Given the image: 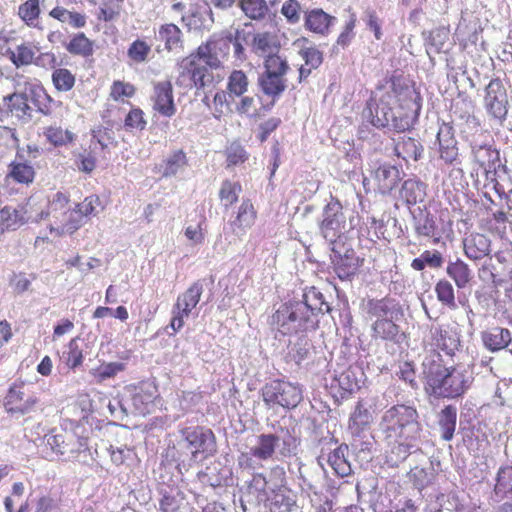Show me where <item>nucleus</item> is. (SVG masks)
<instances>
[{"label": "nucleus", "mask_w": 512, "mask_h": 512, "mask_svg": "<svg viewBox=\"0 0 512 512\" xmlns=\"http://www.w3.org/2000/svg\"><path fill=\"white\" fill-rule=\"evenodd\" d=\"M323 219L319 224L322 236L330 243L336 242L345 223L343 207L338 199H332L323 209Z\"/></svg>", "instance_id": "13"}, {"label": "nucleus", "mask_w": 512, "mask_h": 512, "mask_svg": "<svg viewBox=\"0 0 512 512\" xmlns=\"http://www.w3.org/2000/svg\"><path fill=\"white\" fill-rule=\"evenodd\" d=\"M7 111L14 117L26 120L32 117V108L28 103V95L26 92H14L3 98Z\"/></svg>", "instance_id": "24"}, {"label": "nucleus", "mask_w": 512, "mask_h": 512, "mask_svg": "<svg viewBox=\"0 0 512 512\" xmlns=\"http://www.w3.org/2000/svg\"><path fill=\"white\" fill-rule=\"evenodd\" d=\"M257 214V210L251 199H243L237 209L234 220L230 223L233 231L239 233L245 232L247 229L251 228L256 222Z\"/></svg>", "instance_id": "23"}, {"label": "nucleus", "mask_w": 512, "mask_h": 512, "mask_svg": "<svg viewBox=\"0 0 512 512\" xmlns=\"http://www.w3.org/2000/svg\"><path fill=\"white\" fill-rule=\"evenodd\" d=\"M372 421V415L363 404L358 403L349 419V428L359 434L366 429Z\"/></svg>", "instance_id": "49"}, {"label": "nucleus", "mask_w": 512, "mask_h": 512, "mask_svg": "<svg viewBox=\"0 0 512 512\" xmlns=\"http://www.w3.org/2000/svg\"><path fill=\"white\" fill-rule=\"evenodd\" d=\"M86 223V220L80 214L79 210L74 207L73 209H67L64 211L63 218L59 221L55 230L58 235L64 233L73 234Z\"/></svg>", "instance_id": "36"}, {"label": "nucleus", "mask_w": 512, "mask_h": 512, "mask_svg": "<svg viewBox=\"0 0 512 512\" xmlns=\"http://www.w3.org/2000/svg\"><path fill=\"white\" fill-rule=\"evenodd\" d=\"M70 202V195L61 191L55 193L49 201L47 212H41L40 219H44L49 215L56 217V214L62 210H67Z\"/></svg>", "instance_id": "57"}, {"label": "nucleus", "mask_w": 512, "mask_h": 512, "mask_svg": "<svg viewBox=\"0 0 512 512\" xmlns=\"http://www.w3.org/2000/svg\"><path fill=\"white\" fill-rule=\"evenodd\" d=\"M357 268V259L348 255L340 257L335 264V271L340 279H346L352 275H355Z\"/></svg>", "instance_id": "63"}, {"label": "nucleus", "mask_w": 512, "mask_h": 512, "mask_svg": "<svg viewBox=\"0 0 512 512\" xmlns=\"http://www.w3.org/2000/svg\"><path fill=\"white\" fill-rule=\"evenodd\" d=\"M366 309L371 318H376L372 324V337L385 341H396L400 328L394 322V315L401 313L399 304L389 297L369 299Z\"/></svg>", "instance_id": "7"}, {"label": "nucleus", "mask_w": 512, "mask_h": 512, "mask_svg": "<svg viewBox=\"0 0 512 512\" xmlns=\"http://www.w3.org/2000/svg\"><path fill=\"white\" fill-rule=\"evenodd\" d=\"M125 370V364L122 362H109L103 363L98 366L94 371L93 375L98 382H103L106 379L115 377L119 372Z\"/></svg>", "instance_id": "58"}, {"label": "nucleus", "mask_w": 512, "mask_h": 512, "mask_svg": "<svg viewBox=\"0 0 512 512\" xmlns=\"http://www.w3.org/2000/svg\"><path fill=\"white\" fill-rule=\"evenodd\" d=\"M446 273L459 289L465 288L472 279L471 269L461 259L449 262L446 267Z\"/></svg>", "instance_id": "38"}, {"label": "nucleus", "mask_w": 512, "mask_h": 512, "mask_svg": "<svg viewBox=\"0 0 512 512\" xmlns=\"http://www.w3.org/2000/svg\"><path fill=\"white\" fill-rule=\"evenodd\" d=\"M150 54L151 45L141 39H136L133 41L127 50L128 58L136 64L147 61Z\"/></svg>", "instance_id": "55"}, {"label": "nucleus", "mask_w": 512, "mask_h": 512, "mask_svg": "<svg viewBox=\"0 0 512 512\" xmlns=\"http://www.w3.org/2000/svg\"><path fill=\"white\" fill-rule=\"evenodd\" d=\"M457 423V408L447 405L438 414V425L441 430V438L450 441L454 437Z\"/></svg>", "instance_id": "32"}, {"label": "nucleus", "mask_w": 512, "mask_h": 512, "mask_svg": "<svg viewBox=\"0 0 512 512\" xmlns=\"http://www.w3.org/2000/svg\"><path fill=\"white\" fill-rule=\"evenodd\" d=\"M136 93V87L125 81L115 80L110 87V98L114 101H119L126 98H131Z\"/></svg>", "instance_id": "60"}, {"label": "nucleus", "mask_w": 512, "mask_h": 512, "mask_svg": "<svg viewBox=\"0 0 512 512\" xmlns=\"http://www.w3.org/2000/svg\"><path fill=\"white\" fill-rule=\"evenodd\" d=\"M473 163L477 165L478 170H482L486 176L496 170L500 162L499 150L492 145H474L472 146Z\"/></svg>", "instance_id": "18"}, {"label": "nucleus", "mask_w": 512, "mask_h": 512, "mask_svg": "<svg viewBox=\"0 0 512 512\" xmlns=\"http://www.w3.org/2000/svg\"><path fill=\"white\" fill-rule=\"evenodd\" d=\"M123 0H102L98 19L109 22L115 19L121 11Z\"/></svg>", "instance_id": "62"}, {"label": "nucleus", "mask_w": 512, "mask_h": 512, "mask_svg": "<svg viewBox=\"0 0 512 512\" xmlns=\"http://www.w3.org/2000/svg\"><path fill=\"white\" fill-rule=\"evenodd\" d=\"M17 15L28 27L37 28L41 15L40 0L24 1L19 5Z\"/></svg>", "instance_id": "41"}, {"label": "nucleus", "mask_w": 512, "mask_h": 512, "mask_svg": "<svg viewBox=\"0 0 512 512\" xmlns=\"http://www.w3.org/2000/svg\"><path fill=\"white\" fill-rule=\"evenodd\" d=\"M394 151L399 158L405 161H417L422 156L423 147L412 137L399 136L397 139H394Z\"/></svg>", "instance_id": "25"}, {"label": "nucleus", "mask_w": 512, "mask_h": 512, "mask_svg": "<svg viewBox=\"0 0 512 512\" xmlns=\"http://www.w3.org/2000/svg\"><path fill=\"white\" fill-rule=\"evenodd\" d=\"M37 50V47L32 43L23 42L17 45L15 49H8L6 51V55L16 68H20L23 66H29L34 62Z\"/></svg>", "instance_id": "27"}, {"label": "nucleus", "mask_w": 512, "mask_h": 512, "mask_svg": "<svg viewBox=\"0 0 512 512\" xmlns=\"http://www.w3.org/2000/svg\"><path fill=\"white\" fill-rule=\"evenodd\" d=\"M329 304L315 287L308 288L302 300L282 304L270 317L271 328L281 336L307 333L318 328L319 313L329 312Z\"/></svg>", "instance_id": "2"}, {"label": "nucleus", "mask_w": 512, "mask_h": 512, "mask_svg": "<svg viewBox=\"0 0 512 512\" xmlns=\"http://www.w3.org/2000/svg\"><path fill=\"white\" fill-rule=\"evenodd\" d=\"M259 86L263 93L272 97L271 101L275 102V99L285 91L286 81L282 75L263 72L259 77Z\"/></svg>", "instance_id": "29"}, {"label": "nucleus", "mask_w": 512, "mask_h": 512, "mask_svg": "<svg viewBox=\"0 0 512 512\" xmlns=\"http://www.w3.org/2000/svg\"><path fill=\"white\" fill-rule=\"evenodd\" d=\"M40 399L23 381L14 382L3 398V407L9 415L24 416L35 411Z\"/></svg>", "instance_id": "10"}, {"label": "nucleus", "mask_w": 512, "mask_h": 512, "mask_svg": "<svg viewBox=\"0 0 512 512\" xmlns=\"http://www.w3.org/2000/svg\"><path fill=\"white\" fill-rule=\"evenodd\" d=\"M249 87V79L246 73L242 70H233L227 79L226 89L229 95L234 97H241Z\"/></svg>", "instance_id": "46"}, {"label": "nucleus", "mask_w": 512, "mask_h": 512, "mask_svg": "<svg viewBox=\"0 0 512 512\" xmlns=\"http://www.w3.org/2000/svg\"><path fill=\"white\" fill-rule=\"evenodd\" d=\"M484 347L490 352L506 349L512 343V333L508 328L494 326L481 333Z\"/></svg>", "instance_id": "19"}, {"label": "nucleus", "mask_w": 512, "mask_h": 512, "mask_svg": "<svg viewBox=\"0 0 512 512\" xmlns=\"http://www.w3.org/2000/svg\"><path fill=\"white\" fill-rule=\"evenodd\" d=\"M150 100L152 110L162 117L172 118L177 112L173 84L169 79L152 83Z\"/></svg>", "instance_id": "14"}, {"label": "nucleus", "mask_w": 512, "mask_h": 512, "mask_svg": "<svg viewBox=\"0 0 512 512\" xmlns=\"http://www.w3.org/2000/svg\"><path fill=\"white\" fill-rule=\"evenodd\" d=\"M188 165L186 153L182 150L174 151L161 164V173L165 178L175 176L181 169Z\"/></svg>", "instance_id": "44"}, {"label": "nucleus", "mask_w": 512, "mask_h": 512, "mask_svg": "<svg viewBox=\"0 0 512 512\" xmlns=\"http://www.w3.org/2000/svg\"><path fill=\"white\" fill-rule=\"evenodd\" d=\"M23 224L19 211L11 206L0 209V231L15 230Z\"/></svg>", "instance_id": "52"}, {"label": "nucleus", "mask_w": 512, "mask_h": 512, "mask_svg": "<svg viewBox=\"0 0 512 512\" xmlns=\"http://www.w3.org/2000/svg\"><path fill=\"white\" fill-rule=\"evenodd\" d=\"M252 48L255 53L273 54V51L279 48L277 37L270 32L257 33L253 37Z\"/></svg>", "instance_id": "48"}, {"label": "nucleus", "mask_w": 512, "mask_h": 512, "mask_svg": "<svg viewBox=\"0 0 512 512\" xmlns=\"http://www.w3.org/2000/svg\"><path fill=\"white\" fill-rule=\"evenodd\" d=\"M426 350L431 352L444 351L451 354L458 345V339L453 335L448 325H431L428 335L423 340Z\"/></svg>", "instance_id": "15"}, {"label": "nucleus", "mask_w": 512, "mask_h": 512, "mask_svg": "<svg viewBox=\"0 0 512 512\" xmlns=\"http://www.w3.org/2000/svg\"><path fill=\"white\" fill-rule=\"evenodd\" d=\"M381 429L387 439L397 443L398 455L405 459L416 448L422 427L417 409L412 405L396 404L387 409L381 419Z\"/></svg>", "instance_id": "4"}, {"label": "nucleus", "mask_w": 512, "mask_h": 512, "mask_svg": "<svg viewBox=\"0 0 512 512\" xmlns=\"http://www.w3.org/2000/svg\"><path fill=\"white\" fill-rule=\"evenodd\" d=\"M347 445H340L328 454V464L334 473L340 477L348 476L351 472L350 464L346 458Z\"/></svg>", "instance_id": "40"}, {"label": "nucleus", "mask_w": 512, "mask_h": 512, "mask_svg": "<svg viewBox=\"0 0 512 512\" xmlns=\"http://www.w3.org/2000/svg\"><path fill=\"white\" fill-rule=\"evenodd\" d=\"M75 207L79 210L86 222L92 217L97 216L104 209L100 197L95 194L85 197L84 200L77 203Z\"/></svg>", "instance_id": "50"}, {"label": "nucleus", "mask_w": 512, "mask_h": 512, "mask_svg": "<svg viewBox=\"0 0 512 512\" xmlns=\"http://www.w3.org/2000/svg\"><path fill=\"white\" fill-rule=\"evenodd\" d=\"M25 92L28 95V99H30L35 105L38 112L44 115H49L51 113L53 99L40 82H26Z\"/></svg>", "instance_id": "22"}, {"label": "nucleus", "mask_w": 512, "mask_h": 512, "mask_svg": "<svg viewBox=\"0 0 512 512\" xmlns=\"http://www.w3.org/2000/svg\"><path fill=\"white\" fill-rule=\"evenodd\" d=\"M226 157V168L240 166L248 161L250 154L238 141L231 142L224 150Z\"/></svg>", "instance_id": "47"}, {"label": "nucleus", "mask_w": 512, "mask_h": 512, "mask_svg": "<svg viewBox=\"0 0 512 512\" xmlns=\"http://www.w3.org/2000/svg\"><path fill=\"white\" fill-rule=\"evenodd\" d=\"M238 6L244 15L253 21H262L270 14L267 0H238Z\"/></svg>", "instance_id": "33"}, {"label": "nucleus", "mask_w": 512, "mask_h": 512, "mask_svg": "<svg viewBox=\"0 0 512 512\" xmlns=\"http://www.w3.org/2000/svg\"><path fill=\"white\" fill-rule=\"evenodd\" d=\"M147 126L144 111L139 107H132L124 119V128L126 131H143Z\"/></svg>", "instance_id": "54"}, {"label": "nucleus", "mask_w": 512, "mask_h": 512, "mask_svg": "<svg viewBox=\"0 0 512 512\" xmlns=\"http://www.w3.org/2000/svg\"><path fill=\"white\" fill-rule=\"evenodd\" d=\"M181 445L189 453V460L200 463L216 452V437L210 428L193 425L179 429Z\"/></svg>", "instance_id": "8"}, {"label": "nucleus", "mask_w": 512, "mask_h": 512, "mask_svg": "<svg viewBox=\"0 0 512 512\" xmlns=\"http://www.w3.org/2000/svg\"><path fill=\"white\" fill-rule=\"evenodd\" d=\"M83 352L79 347L76 338L69 341L67 351L63 352V360L66 366L70 369H75L83 363Z\"/></svg>", "instance_id": "56"}, {"label": "nucleus", "mask_w": 512, "mask_h": 512, "mask_svg": "<svg viewBox=\"0 0 512 512\" xmlns=\"http://www.w3.org/2000/svg\"><path fill=\"white\" fill-rule=\"evenodd\" d=\"M427 390L442 398H456L468 388L465 371L458 367L447 368L440 364L430 368L426 375Z\"/></svg>", "instance_id": "6"}, {"label": "nucleus", "mask_w": 512, "mask_h": 512, "mask_svg": "<svg viewBox=\"0 0 512 512\" xmlns=\"http://www.w3.org/2000/svg\"><path fill=\"white\" fill-rule=\"evenodd\" d=\"M416 98L420 99L408 87H397L393 81L390 90L382 91L369 104L372 124L377 128L392 125L397 132L409 130L421 108Z\"/></svg>", "instance_id": "3"}, {"label": "nucleus", "mask_w": 512, "mask_h": 512, "mask_svg": "<svg viewBox=\"0 0 512 512\" xmlns=\"http://www.w3.org/2000/svg\"><path fill=\"white\" fill-rule=\"evenodd\" d=\"M242 192V186L238 181H231L229 179L224 180L221 183L218 196L219 200L224 208H229L236 204L239 199V195Z\"/></svg>", "instance_id": "45"}, {"label": "nucleus", "mask_w": 512, "mask_h": 512, "mask_svg": "<svg viewBox=\"0 0 512 512\" xmlns=\"http://www.w3.org/2000/svg\"><path fill=\"white\" fill-rule=\"evenodd\" d=\"M357 18L355 14L350 16V19L345 23L343 30L340 32L336 45L341 48H347L355 37L354 29L356 27Z\"/></svg>", "instance_id": "64"}, {"label": "nucleus", "mask_w": 512, "mask_h": 512, "mask_svg": "<svg viewBox=\"0 0 512 512\" xmlns=\"http://www.w3.org/2000/svg\"><path fill=\"white\" fill-rule=\"evenodd\" d=\"M260 394L269 409L275 407L293 409L303 399L301 387L283 379H274L265 383Z\"/></svg>", "instance_id": "9"}, {"label": "nucleus", "mask_w": 512, "mask_h": 512, "mask_svg": "<svg viewBox=\"0 0 512 512\" xmlns=\"http://www.w3.org/2000/svg\"><path fill=\"white\" fill-rule=\"evenodd\" d=\"M35 177L34 166L21 153H17L15 159L7 166L5 179L8 182L29 186Z\"/></svg>", "instance_id": "17"}, {"label": "nucleus", "mask_w": 512, "mask_h": 512, "mask_svg": "<svg viewBox=\"0 0 512 512\" xmlns=\"http://www.w3.org/2000/svg\"><path fill=\"white\" fill-rule=\"evenodd\" d=\"M274 106V101L262 104L260 99L253 96H241L240 101L236 105V110L241 115L251 118H260L270 111Z\"/></svg>", "instance_id": "26"}, {"label": "nucleus", "mask_w": 512, "mask_h": 512, "mask_svg": "<svg viewBox=\"0 0 512 512\" xmlns=\"http://www.w3.org/2000/svg\"><path fill=\"white\" fill-rule=\"evenodd\" d=\"M494 491L501 497L512 495V466H504L498 470Z\"/></svg>", "instance_id": "53"}, {"label": "nucleus", "mask_w": 512, "mask_h": 512, "mask_svg": "<svg viewBox=\"0 0 512 512\" xmlns=\"http://www.w3.org/2000/svg\"><path fill=\"white\" fill-rule=\"evenodd\" d=\"M426 185L417 179H407L402 184L399 195L407 206L423 201Z\"/></svg>", "instance_id": "30"}, {"label": "nucleus", "mask_w": 512, "mask_h": 512, "mask_svg": "<svg viewBox=\"0 0 512 512\" xmlns=\"http://www.w3.org/2000/svg\"><path fill=\"white\" fill-rule=\"evenodd\" d=\"M375 177L379 189L384 193L392 191L401 180L400 170L394 165H382L378 167Z\"/></svg>", "instance_id": "31"}, {"label": "nucleus", "mask_w": 512, "mask_h": 512, "mask_svg": "<svg viewBox=\"0 0 512 512\" xmlns=\"http://www.w3.org/2000/svg\"><path fill=\"white\" fill-rule=\"evenodd\" d=\"M279 437L275 434H261L258 437L257 446L251 449V454L259 460H268L273 457Z\"/></svg>", "instance_id": "37"}, {"label": "nucleus", "mask_w": 512, "mask_h": 512, "mask_svg": "<svg viewBox=\"0 0 512 512\" xmlns=\"http://www.w3.org/2000/svg\"><path fill=\"white\" fill-rule=\"evenodd\" d=\"M65 49L74 56L89 58L94 54V42L85 33H75L65 45Z\"/></svg>", "instance_id": "34"}, {"label": "nucleus", "mask_w": 512, "mask_h": 512, "mask_svg": "<svg viewBox=\"0 0 512 512\" xmlns=\"http://www.w3.org/2000/svg\"><path fill=\"white\" fill-rule=\"evenodd\" d=\"M233 38L230 34H212L195 51L178 62L176 84L184 88L204 90L221 82L213 71L223 68L229 57Z\"/></svg>", "instance_id": "1"}, {"label": "nucleus", "mask_w": 512, "mask_h": 512, "mask_svg": "<svg viewBox=\"0 0 512 512\" xmlns=\"http://www.w3.org/2000/svg\"><path fill=\"white\" fill-rule=\"evenodd\" d=\"M53 87L57 92L71 91L76 84V75L69 69L64 67H56L51 74Z\"/></svg>", "instance_id": "43"}, {"label": "nucleus", "mask_w": 512, "mask_h": 512, "mask_svg": "<svg viewBox=\"0 0 512 512\" xmlns=\"http://www.w3.org/2000/svg\"><path fill=\"white\" fill-rule=\"evenodd\" d=\"M435 293L438 301L441 302L442 305L452 310L457 308L454 288L448 280H439L435 285Z\"/></svg>", "instance_id": "51"}, {"label": "nucleus", "mask_w": 512, "mask_h": 512, "mask_svg": "<svg viewBox=\"0 0 512 512\" xmlns=\"http://www.w3.org/2000/svg\"><path fill=\"white\" fill-rule=\"evenodd\" d=\"M108 452L111 462L117 467L131 469L140 462L137 452L133 447H128L126 445L122 447H115L110 445Z\"/></svg>", "instance_id": "28"}, {"label": "nucleus", "mask_w": 512, "mask_h": 512, "mask_svg": "<svg viewBox=\"0 0 512 512\" xmlns=\"http://www.w3.org/2000/svg\"><path fill=\"white\" fill-rule=\"evenodd\" d=\"M43 136L54 147L70 145L76 139V135L72 131L57 125H50L44 128Z\"/></svg>", "instance_id": "39"}, {"label": "nucleus", "mask_w": 512, "mask_h": 512, "mask_svg": "<svg viewBox=\"0 0 512 512\" xmlns=\"http://www.w3.org/2000/svg\"><path fill=\"white\" fill-rule=\"evenodd\" d=\"M231 97L234 96L229 95L228 91L219 90L215 93L213 97V110L216 118L220 119L231 111Z\"/></svg>", "instance_id": "59"}, {"label": "nucleus", "mask_w": 512, "mask_h": 512, "mask_svg": "<svg viewBox=\"0 0 512 512\" xmlns=\"http://www.w3.org/2000/svg\"><path fill=\"white\" fill-rule=\"evenodd\" d=\"M289 69L287 61L277 54H270L264 60V71L285 76Z\"/></svg>", "instance_id": "61"}, {"label": "nucleus", "mask_w": 512, "mask_h": 512, "mask_svg": "<svg viewBox=\"0 0 512 512\" xmlns=\"http://www.w3.org/2000/svg\"><path fill=\"white\" fill-rule=\"evenodd\" d=\"M203 286L199 281L192 283L183 293L179 294L172 308V317L169 327L172 329L171 335L176 334L185 325V319L188 318L193 309L198 305Z\"/></svg>", "instance_id": "11"}, {"label": "nucleus", "mask_w": 512, "mask_h": 512, "mask_svg": "<svg viewBox=\"0 0 512 512\" xmlns=\"http://www.w3.org/2000/svg\"><path fill=\"white\" fill-rule=\"evenodd\" d=\"M128 391L133 406L141 413L148 411L149 406L152 405L159 396L157 385L155 382L149 380H143L137 384L130 385Z\"/></svg>", "instance_id": "16"}, {"label": "nucleus", "mask_w": 512, "mask_h": 512, "mask_svg": "<svg viewBox=\"0 0 512 512\" xmlns=\"http://www.w3.org/2000/svg\"><path fill=\"white\" fill-rule=\"evenodd\" d=\"M483 105L494 119L504 121L509 110L507 88L500 77L492 78L484 89Z\"/></svg>", "instance_id": "12"}, {"label": "nucleus", "mask_w": 512, "mask_h": 512, "mask_svg": "<svg viewBox=\"0 0 512 512\" xmlns=\"http://www.w3.org/2000/svg\"><path fill=\"white\" fill-rule=\"evenodd\" d=\"M49 16L62 23L68 21L70 26L76 29L84 28L87 24V16L84 13L69 11L61 6L54 7Z\"/></svg>", "instance_id": "42"}, {"label": "nucleus", "mask_w": 512, "mask_h": 512, "mask_svg": "<svg viewBox=\"0 0 512 512\" xmlns=\"http://www.w3.org/2000/svg\"><path fill=\"white\" fill-rule=\"evenodd\" d=\"M491 241L481 233H472L463 240L464 254L471 260H480L490 252Z\"/></svg>", "instance_id": "21"}, {"label": "nucleus", "mask_w": 512, "mask_h": 512, "mask_svg": "<svg viewBox=\"0 0 512 512\" xmlns=\"http://www.w3.org/2000/svg\"><path fill=\"white\" fill-rule=\"evenodd\" d=\"M89 451L88 438L75 430L50 429L41 439L39 453L47 461L75 462Z\"/></svg>", "instance_id": "5"}, {"label": "nucleus", "mask_w": 512, "mask_h": 512, "mask_svg": "<svg viewBox=\"0 0 512 512\" xmlns=\"http://www.w3.org/2000/svg\"><path fill=\"white\" fill-rule=\"evenodd\" d=\"M159 39L164 43L167 51H173L183 48V33L181 29L173 23H166L159 27Z\"/></svg>", "instance_id": "35"}, {"label": "nucleus", "mask_w": 512, "mask_h": 512, "mask_svg": "<svg viewBox=\"0 0 512 512\" xmlns=\"http://www.w3.org/2000/svg\"><path fill=\"white\" fill-rule=\"evenodd\" d=\"M335 17L326 13L320 8H315L305 12L304 26L307 30L319 34L326 35L329 33Z\"/></svg>", "instance_id": "20"}]
</instances>
